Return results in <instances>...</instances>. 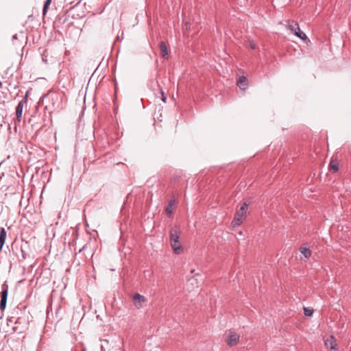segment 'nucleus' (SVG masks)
Instances as JSON below:
<instances>
[{
    "label": "nucleus",
    "instance_id": "9b49d317",
    "mask_svg": "<svg viewBox=\"0 0 351 351\" xmlns=\"http://www.w3.org/2000/svg\"><path fill=\"white\" fill-rule=\"evenodd\" d=\"M176 204V199L172 197L165 208V213L167 216L171 217L173 213V206Z\"/></svg>",
    "mask_w": 351,
    "mask_h": 351
},
{
    "label": "nucleus",
    "instance_id": "4468645a",
    "mask_svg": "<svg viewBox=\"0 0 351 351\" xmlns=\"http://www.w3.org/2000/svg\"><path fill=\"white\" fill-rule=\"evenodd\" d=\"M242 218L243 217L234 215V219L231 222L232 227L236 228L237 226H239L243 222Z\"/></svg>",
    "mask_w": 351,
    "mask_h": 351
},
{
    "label": "nucleus",
    "instance_id": "a211bd4d",
    "mask_svg": "<svg viewBox=\"0 0 351 351\" xmlns=\"http://www.w3.org/2000/svg\"><path fill=\"white\" fill-rule=\"evenodd\" d=\"M294 35L303 40L307 39L306 35L303 32H302L300 28L299 30H297L295 32Z\"/></svg>",
    "mask_w": 351,
    "mask_h": 351
},
{
    "label": "nucleus",
    "instance_id": "412c9836",
    "mask_svg": "<svg viewBox=\"0 0 351 351\" xmlns=\"http://www.w3.org/2000/svg\"><path fill=\"white\" fill-rule=\"evenodd\" d=\"M160 93L162 95V101L165 103H166L167 101V97L165 95V93L162 90H160Z\"/></svg>",
    "mask_w": 351,
    "mask_h": 351
},
{
    "label": "nucleus",
    "instance_id": "f3484780",
    "mask_svg": "<svg viewBox=\"0 0 351 351\" xmlns=\"http://www.w3.org/2000/svg\"><path fill=\"white\" fill-rule=\"evenodd\" d=\"M245 45L253 50L258 49V45L254 40H248L245 43Z\"/></svg>",
    "mask_w": 351,
    "mask_h": 351
},
{
    "label": "nucleus",
    "instance_id": "20e7f679",
    "mask_svg": "<svg viewBox=\"0 0 351 351\" xmlns=\"http://www.w3.org/2000/svg\"><path fill=\"white\" fill-rule=\"evenodd\" d=\"M181 235V230L180 226H174L172 227L169 232L170 242L172 241H177L180 239Z\"/></svg>",
    "mask_w": 351,
    "mask_h": 351
},
{
    "label": "nucleus",
    "instance_id": "6ab92c4d",
    "mask_svg": "<svg viewBox=\"0 0 351 351\" xmlns=\"http://www.w3.org/2000/svg\"><path fill=\"white\" fill-rule=\"evenodd\" d=\"M51 3V0H46L43 8V14L45 16L47 12L48 8Z\"/></svg>",
    "mask_w": 351,
    "mask_h": 351
},
{
    "label": "nucleus",
    "instance_id": "9d476101",
    "mask_svg": "<svg viewBox=\"0 0 351 351\" xmlns=\"http://www.w3.org/2000/svg\"><path fill=\"white\" fill-rule=\"evenodd\" d=\"M248 206H249V205L246 202H244L241 205L240 208L236 212L235 215L239 217H245L247 214V210L248 209Z\"/></svg>",
    "mask_w": 351,
    "mask_h": 351
},
{
    "label": "nucleus",
    "instance_id": "f03ea898",
    "mask_svg": "<svg viewBox=\"0 0 351 351\" xmlns=\"http://www.w3.org/2000/svg\"><path fill=\"white\" fill-rule=\"evenodd\" d=\"M239 339V335L232 330H229L228 337L226 341L230 347H232L237 344Z\"/></svg>",
    "mask_w": 351,
    "mask_h": 351
},
{
    "label": "nucleus",
    "instance_id": "dca6fc26",
    "mask_svg": "<svg viewBox=\"0 0 351 351\" xmlns=\"http://www.w3.org/2000/svg\"><path fill=\"white\" fill-rule=\"evenodd\" d=\"M300 252L306 258H308L311 256V251L306 247H300Z\"/></svg>",
    "mask_w": 351,
    "mask_h": 351
},
{
    "label": "nucleus",
    "instance_id": "aec40b11",
    "mask_svg": "<svg viewBox=\"0 0 351 351\" xmlns=\"http://www.w3.org/2000/svg\"><path fill=\"white\" fill-rule=\"evenodd\" d=\"M304 313L306 317H311L313 313V309L307 307L304 308Z\"/></svg>",
    "mask_w": 351,
    "mask_h": 351
},
{
    "label": "nucleus",
    "instance_id": "2eb2a0df",
    "mask_svg": "<svg viewBox=\"0 0 351 351\" xmlns=\"http://www.w3.org/2000/svg\"><path fill=\"white\" fill-rule=\"evenodd\" d=\"M287 27L293 33L295 34V32L297 30H299V25L297 22L291 21V23H289Z\"/></svg>",
    "mask_w": 351,
    "mask_h": 351
},
{
    "label": "nucleus",
    "instance_id": "7ed1b4c3",
    "mask_svg": "<svg viewBox=\"0 0 351 351\" xmlns=\"http://www.w3.org/2000/svg\"><path fill=\"white\" fill-rule=\"evenodd\" d=\"M325 346L329 348L331 351H337V344L333 335H330L324 339Z\"/></svg>",
    "mask_w": 351,
    "mask_h": 351
},
{
    "label": "nucleus",
    "instance_id": "f257e3e1",
    "mask_svg": "<svg viewBox=\"0 0 351 351\" xmlns=\"http://www.w3.org/2000/svg\"><path fill=\"white\" fill-rule=\"evenodd\" d=\"M8 295V285L5 281L2 285V290L0 293V310L3 311L6 307L7 298Z\"/></svg>",
    "mask_w": 351,
    "mask_h": 351
},
{
    "label": "nucleus",
    "instance_id": "0eeeda50",
    "mask_svg": "<svg viewBox=\"0 0 351 351\" xmlns=\"http://www.w3.org/2000/svg\"><path fill=\"white\" fill-rule=\"evenodd\" d=\"M170 244L174 253L179 254L182 252L183 248L180 240L172 241L170 242Z\"/></svg>",
    "mask_w": 351,
    "mask_h": 351
},
{
    "label": "nucleus",
    "instance_id": "4be33fe9",
    "mask_svg": "<svg viewBox=\"0 0 351 351\" xmlns=\"http://www.w3.org/2000/svg\"><path fill=\"white\" fill-rule=\"evenodd\" d=\"M16 39H17V34H14V35L12 36V40H16Z\"/></svg>",
    "mask_w": 351,
    "mask_h": 351
},
{
    "label": "nucleus",
    "instance_id": "b1692460",
    "mask_svg": "<svg viewBox=\"0 0 351 351\" xmlns=\"http://www.w3.org/2000/svg\"><path fill=\"white\" fill-rule=\"evenodd\" d=\"M101 351H105L103 346H101Z\"/></svg>",
    "mask_w": 351,
    "mask_h": 351
},
{
    "label": "nucleus",
    "instance_id": "ddd939ff",
    "mask_svg": "<svg viewBox=\"0 0 351 351\" xmlns=\"http://www.w3.org/2000/svg\"><path fill=\"white\" fill-rule=\"evenodd\" d=\"M328 169H329V171L332 173L337 172L339 169V165L338 160L337 159L332 160L329 164Z\"/></svg>",
    "mask_w": 351,
    "mask_h": 351
},
{
    "label": "nucleus",
    "instance_id": "393cba45",
    "mask_svg": "<svg viewBox=\"0 0 351 351\" xmlns=\"http://www.w3.org/2000/svg\"><path fill=\"white\" fill-rule=\"evenodd\" d=\"M1 85H2V83L0 82V87L1 86Z\"/></svg>",
    "mask_w": 351,
    "mask_h": 351
},
{
    "label": "nucleus",
    "instance_id": "423d86ee",
    "mask_svg": "<svg viewBox=\"0 0 351 351\" xmlns=\"http://www.w3.org/2000/svg\"><path fill=\"white\" fill-rule=\"evenodd\" d=\"M145 300V298L139 293H135L133 296V303L137 308H141Z\"/></svg>",
    "mask_w": 351,
    "mask_h": 351
},
{
    "label": "nucleus",
    "instance_id": "5701e85b",
    "mask_svg": "<svg viewBox=\"0 0 351 351\" xmlns=\"http://www.w3.org/2000/svg\"><path fill=\"white\" fill-rule=\"evenodd\" d=\"M86 245H85L81 250H79V252H81L82 250H85Z\"/></svg>",
    "mask_w": 351,
    "mask_h": 351
},
{
    "label": "nucleus",
    "instance_id": "6e6552de",
    "mask_svg": "<svg viewBox=\"0 0 351 351\" xmlns=\"http://www.w3.org/2000/svg\"><path fill=\"white\" fill-rule=\"evenodd\" d=\"M237 84L240 89L245 90L247 87V79L245 76H239L237 80Z\"/></svg>",
    "mask_w": 351,
    "mask_h": 351
},
{
    "label": "nucleus",
    "instance_id": "39448f33",
    "mask_svg": "<svg viewBox=\"0 0 351 351\" xmlns=\"http://www.w3.org/2000/svg\"><path fill=\"white\" fill-rule=\"evenodd\" d=\"M27 103V95L19 103L16 108V120L20 122L21 121L23 109L25 104Z\"/></svg>",
    "mask_w": 351,
    "mask_h": 351
},
{
    "label": "nucleus",
    "instance_id": "f8f14e48",
    "mask_svg": "<svg viewBox=\"0 0 351 351\" xmlns=\"http://www.w3.org/2000/svg\"><path fill=\"white\" fill-rule=\"evenodd\" d=\"M6 236L7 232L5 229L3 227L0 228V252L2 250V248L5 244Z\"/></svg>",
    "mask_w": 351,
    "mask_h": 351
},
{
    "label": "nucleus",
    "instance_id": "1a4fd4ad",
    "mask_svg": "<svg viewBox=\"0 0 351 351\" xmlns=\"http://www.w3.org/2000/svg\"><path fill=\"white\" fill-rule=\"evenodd\" d=\"M158 48L160 49L162 57L164 58H167L168 49L166 43L165 41H160L158 44Z\"/></svg>",
    "mask_w": 351,
    "mask_h": 351
}]
</instances>
